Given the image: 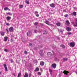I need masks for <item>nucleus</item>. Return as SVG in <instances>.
I'll use <instances>...</instances> for the list:
<instances>
[{
    "mask_svg": "<svg viewBox=\"0 0 77 77\" xmlns=\"http://www.w3.org/2000/svg\"><path fill=\"white\" fill-rule=\"evenodd\" d=\"M39 70V69L37 67L35 69V71H38Z\"/></svg>",
    "mask_w": 77,
    "mask_h": 77,
    "instance_id": "21",
    "label": "nucleus"
},
{
    "mask_svg": "<svg viewBox=\"0 0 77 77\" xmlns=\"http://www.w3.org/2000/svg\"><path fill=\"white\" fill-rule=\"evenodd\" d=\"M4 10L5 11H7V10H8V11H10V9H9V8L8 7H5L4 8Z\"/></svg>",
    "mask_w": 77,
    "mask_h": 77,
    "instance_id": "16",
    "label": "nucleus"
},
{
    "mask_svg": "<svg viewBox=\"0 0 77 77\" xmlns=\"http://www.w3.org/2000/svg\"><path fill=\"white\" fill-rule=\"evenodd\" d=\"M11 38H14V36H13V35H11Z\"/></svg>",
    "mask_w": 77,
    "mask_h": 77,
    "instance_id": "49",
    "label": "nucleus"
},
{
    "mask_svg": "<svg viewBox=\"0 0 77 77\" xmlns=\"http://www.w3.org/2000/svg\"><path fill=\"white\" fill-rule=\"evenodd\" d=\"M11 63H12V62H14V61H13V60H11Z\"/></svg>",
    "mask_w": 77,
    "mask_h": 77,
    "instance_id": "41",
    "label": "nucleus"
},
{
    "mask_svg": "<svg viewBox=\"0 0 77 77\" xmlns=\"http://www.w3.org/2000/svg\"><path fill=\"white\" fill-rule=\"evenodd\" d=\"M42 51H43L42 50H41L39 53L41 56H44V53H43Z\"/></svg>",
    "mask_w": 77,
    "mask_h": 77,
    "instance_id": "6",
    "label": "nucleus"
},
{
    "mask_svg": "<svg viewBox=\"0 0 77 77\" xmlns=\"http://www.w3.org/2000/svg\"><path fill=\"white\" fill-rule=\"evenodd\" d=\"M8 40V37H5L4 38V41H6Z\"/></svg>",
    "mask_w": 77,
    "mask_h": 77,
    "instance_id": "22",
    "label": "nucleus"
},
{
    "mask_svg": "<svg viewBox=\"0 0 77 77\" xmlns=\"http://www.w3.org/2000/svg\"><path fill=\"white\" fill-rule=\"evenodd\" d=\"M66 29L67 31H68V32H70L71 30V28H69V27H67Z\"/></svg>",
    "mask_w": 77,
    "mask_h": 77,
    "instance_id": "10",
    "label": "nucleus"
},
{
    "mask_svg": "<svg viewBox=\"0 0 77 77\" xmlns=\"http://www.w3.org/2000/svg\"><path fill=\"white\" fill-rule=\"evenodd\" d=\"M47 33V31H44L43 32V34H44V35H46Z\"/></svg>",
    "mask_w": 77,
    "mask_h": 77,
    "instance_id": "20",
    "label": "nucleus"
},
{
    "mask_svg": "<svg viewBox=\"0 0 77 77\" xmlns=\"http://www.w3.org/2000/svg\"><path fill=\"white\" fill-rule=\"evenodd\" d=\"M43 47V46L42 45H41V46H40L39 47H41V48H42Z\"/></svg>",
    "mask_w": 77,
    "mask_h": 77,
    "instance_id": "47",
    "label": "nucleus"
},
{
    "mask_svg": "<svg viewBox=\"0 0 77 77\" xmlns=\"http://www.w3.org/2000/svg\"><path fill=\"white\" fill-rule=\"evenodd\" d=\"M1 34L2 35L4 36L5 35V32H1Z\"/></svg>",
    "mask_w": 77,
    "mask_h": 77,
    "instance_id": "28",
    "label": "nucleus"
},
{
    "mask_svg": "<svg viewBox=\"0 0 77 77\" xmlns=\"http://www.w3.org/2000/svg\"><path fill=\"white\" fill-rule=\"evenodd\" d=\"M26 3L27 4H29V1H28V2H26Z\"/></svg>",
    "mask_w": 77,
    "mask_h": 77,
    "instance_id": "43",
    "label": "nucleus"
},
{
    "mask_svg": "<svg viewBox=\"0 0 77 77\" xmlns=\"http://www.w3.org/2000/svg\"><path fill=\"white\" fill-rule=\"evenodd\" d=\"M58 39H59L60 38H58Z\"/></svg>",
    "mask_w": 77,
    "mask_h": 77,
    "instance_id": "56",
    "label": "nucleus"
},
{
    "mask_svg": "<svg viewBox=\"0 0 77 77\" xmlns=\"http://www.w3.org/2000/svg\"><path fill=\"white\" fill-rule=\"evenodd\" d=\"M9 31L10 32H13V31H14V28L12 27H10L9 29Z\"/></svg>",
    "mask_w": 77,
    "mask_h": 77,
    "instance_id": "3",
    "label": "nucleus"
},
{
    "mask_svg": "<svg viewBox=\"0 0 77 77\" xmlns=\"http://www.w3.org/2000/svg\"><path fill=\"white\" fill-rule=\"evenodd\" d=\"M72 34V33L71 32H68L67 33V35H71Z\"/></svg>",
    "mask_w": 77,
    "mask_h": 77,
    "instance_id": "33",
    "label": "nucleus"
},
{
    "mask_svg": "<svg viewBox=\"0 0 77 77\" xmlns=\"http://www.w3.org/2000/svg\"><path fill=\"white\" fill-rule=\"evenodd\" d=\"M45 23H46V24H48V26H53V24H51L50 25L49 24V22L48 21H45Z\"/></svg>",
    "mask_w": 77,
    "mask_h": 77,
    "instance_id": "7",
    "label": "nucleus"
},
{
    "mask_svg": "<svg viewBox=\"0 0 77 77\" xmlns=\"http://www.w3.org/2000/svg\"><path fill=\"white\" fill-rule=\"evenodd\" d=\"M52 54L51 52H48L47 54L48 56V57H50L51 56Z\"/></svg>",
    "mask_w": 77,
    "mask_h": 77,
    "instance_id": "12",
    "label": "nucleus"
},
{
    "mask_svg": "<svg viewBox=\"0 0 77 77\" xmlns=\"http://www.w3.org/2000/svg\"><path fill=\"white\" fill-rule=\"evenodd\" d=\"M38 14V11H35V15H36Z\"/></svg>",
    "mask_w": 77,
    "mask_h": 77,
    "instance_id": "36",
    "label": "nucleus"
},
{
    "mask_svg": "<svg viewBox=\"0 0 77 77\" xmlns=\"http://www.w3.org/2000/svg\"><path fill=\"white\" fill-rule=\"evenodd\" d=\"M75 24H76L75 25L74 22L72 23V24H73V26H74V27H77V18L75 19Z\"/></svg>",
    "mask_w": 77,
    "mask_h": 77,
    "instance_id": "1",
    "label": "nucleus"
},
{
    "mask_svg": "<svg viewBox=\"0 0 77 77\" xmlns=\"http://www.w3.org/2000/svg\"><path fill=\"white\" fill-rule=\"evenodd\" d=\"M49 72H50V74H51V73L53 72V70H51V69H49Z\"/></svg>",
    "mask_w": 77,
    "mask_h": 77,
    "instance_id": "26",
    "label": "nucleus"
},
{
    "mask_svg": "<svg viewBox=\"0 0 77 77\" xmlns=\"http://www.w3.org/2000/svg\"><path fill=\"white\" fill-rule=\"evenodd\" d=\"M6 25H7V26H10V24L9 23H6Z\"/></svg>",
    "mask_w": 77,
    "mask_h": 77,
    "instance_id": "39",
    "label": "nucleus"
},
{
    "mask_svg": "<svg viewBox=\"0 0 77 77\" xmlns=\"http://www.w3.org/2000/svg\"><path fill=\"white\" fill-rule=\"evenodd\" d=\"M24 53L25 54H27L28 53L27 52V51H25L24 52Z\"/></svg>",
    "mask_w": 77,
    "mask_h": 77,
    "instance_id": "35",
    "label": "nucleus"
},
{
    "mask_svg": "<svg viewBox=\"0 0 77 77\" xmlns=\"http://www.w3.org/2000/svg\"><path fill=\"white\" fill-rule=\"evenodd\" d=\"M13 75H14V77H15V74H13Z\"/></svg>",
    "mask_w": 77,
    "mask_h": 77,
    "instance_id": "51",
    "label": "nucleus"
},
{
    "mask_svg": "<svg viewBox=\"0 0 77 77\" xmlns=\"http://www.w3.org/2000/svg\"><path fill=\"white\" fill-rule=\"evenodd\" d=\"M63 62H65V61H67L68 60V59L66 58H64L63 59Z\"/></svg>",
    "mask_w": 77,
    "mask_h": 77,
    "instance_id": "18",
    "label": "nucleus"
},
{
    "mask_svg": "<svg viewBox=\"0 0 77 77\" xmlns=\"http://www.w3.org/2000/svg\"><path fill=\"white\" fill-rule=\"evenodd\" d=\"M40 70L41 71H42V69H40Z\"/></svg>",
    "mask_w": 77,
    "mask_h": 77,
    "instance_id": "52",
    "label": "nucleus"
},
{
    "mask_svg": "<svg viewBox=\"0 0 77 77\" xmlns=\"http://www.w3.org/2000/svg\"><path fill=\"white\" fill-rule=\"evenodd\" d=\"M41 72H38V75H41Z\"/></svg>",
    "mask_w": 77,
    "mask_h": 77,
    "instance_id": "30",
    "label": "nucleus"
},
{
    "mask_svg": "<svg viewBox=\"0 0 77 77\" xmlns=\"http://www.w3.org/2000/svg\"><path fill=\"white\" fill-rule=\"evenodd\" d=\"M63 32V31H62L60 30V32Z\"/></svg>",
    "mask_w": 77,
    "mask_h": 77,
    "instance_id": "53",
    "label": "nucleus"
},
{
    "mask_svg": "<svg viewBox=\"0 0 77 77\" xmlns=\"http://www.w3.org/2000/svg\"><path fill=\"white\" fill-rule=\"evenodd\" d=\"M59 75L60 77H61L62 76V74H59Z\"/></svg>",
    "mask_w": 77,
    "mask_h": 77,
    "instance_id": "48",
    "label": "nucleus"
},
{
    "mask_svg": "<svg viewBox=\"0 0 77 77\" xmlns=\"http://www.w3.org/2000/svg\"><path fill=\"white\" fill-rule=\"evenodd\" d=\"M50 6L51 8H54L55 7V4L54 3L50 4Z\"/></svg>",
    "mask_w": 77,
    "mask_h": 77,
    "instance_id": "11",
    "label": "nucleus"
},
{
    "mask_svg": "<svg viewBox=\"0 0 77 77\" xmlns=\"http://www.w3.org/2000/svg\"><path fill=\"white\" fill-rule=\"evenodd\" d=\"M44 65V62L41 61L40 62V65H41V66H43Z\"/></svg>",
    "mask_w": 77,
    "mask_h": 77,
    "instance_id": "17",
    "label": "nucleus"
},
{
    "mask_svg": "<svg viewBox=\"0 0 77 77\" xmlns=\"http://www.w3.org/2000/svg\"><path fill=\"white\" fill-rule=\"evenodd\" d=\"M38 24V22H35L34 23V25L35 26H37V24Z\"/></svg>",
    "mask_w": 77,
    "mask_h": 77,
    "instance_id": "32",
    "label": "nucleus"
},
{
    "mask_svg": "<svg viewBox=\"0 0 77 77\" xmlns=\"http://www.w3.org/2000/svg\"><path fill=\"white\" fill-rule=\"evenodd\" d=\"M0 74H1V72H0Z\"/></svg>",
    "mask_w": 77,
    "mask_h": 77,
    "instance_id": "55",
    "label": "nucleus"
},
{
    "mask_svg": "<svg viewBox=\"0 0 77 77\" xmlns=\"http://www.w3.org/2000/svg\"><path fill=\"white\" fill-rule=\"evenodd\" d=\"M25 2H26V3L27 2L29 1V0H25Z\"/></svg>",
    "mask_w": 77,
    "mask_h": 77,
    "instance_id": "45",
    "label": "nucleus"
},
{
    "mask_svg": "<svg viewBox=\"0 0 77 77\" xmlns=\"http://www.w3.org/2000/svg\"><path fill=\"white\" fill-rule=\"evenodd\" d=\"M22 40L23 42H25V41H24V40H23V39H22Z\"/></svg>",
    "mask_w": 77,
    "mask_h": 77,
    "instance_id": "50",
    "label": "nucleus"
},
{
    "mask_svg": "<svg viewBox=\"0 0 77 77\" xmlns=\"http://www.w3.org/2000/svg\"><path fill=\"white\" fill-rule=\"evenodd\" d=\"M29 45L30 46H32V43H29Z\"/></svg>",
    "mask_w": 77,
    "mask_h": 77,
    "instance_id": "42",
    "label": "nucleus"
},
{
    "mask_svg": "<svg viewBox=\"0 0 77 77\" xmlns=\"http://www.w3.org/2000/svg\"><path fill=\"white\" fill-rule=\"evenodd\" d=\"M23 5H19L20 8H23Z\"/></svg>",
    "mask_w": 77,
    "mask_h": 77,
    "instance_id": "27",
    "label": "nucleus"
},
{
    "mask_svg": "<svg viewBox=\"0 0 77 77\" xmlns=\"http://www.w3.org/2000/svg\"><path fill=\"white\" fill-rule=\"evenodd\" d=\"M7 20V21H9L10 20H11V17H6Z\"/></svg>",
    "mask_w": 77,
    "mask_h": 77,
    "instance_id": "14",
    "label": "nucleus"
},
{
    "mask_svg": "<svg viewBox=\"0 0 77 77\" xmlns=\"http://www.w3.org/2000/svg\"><path fill=\"white\" fill-rule=\"evenodd\" d=\"M61 24L59 22H57L56 23V25L57 26H60Z\"/></svg>",
    "mask_w": 77,
    "mask_h": 77,
    "instance_id": "19",
    "label": "nucleus"
},
{
    "mask_svg": "<svg viewBox=\"0 0 77 77\" xmlns=\"http://www.w3.org/2000/svg\"><path fill=\"white\" fill-rule=\"evenodd\" d=\"M31 76V74L29 73V77H30Z\"/></svg>",
    "mask_w": 77,
    "mask_h": 77,
    "instance_id": "44",
    "label": "nucleus"
},
{
    "mask_svg": "<svg viewBox=\"0 0 77 77\" xmlns=\"http://www.w3.org/2000/svg\"><path fill=\"white\" fill-rule=\"evenodd\" d=\"M66 24L67 25V26H69V22L68 20H67L66 21Z\"/></svg>",
    "mask_w": 77,
    "mask_h": 77,
    "instance_id": "15",
    "label": "nucleus"
},
{
    "mask_svg": "<svg viewBox=\"0 0 77 77\" xmlns=\"http://www.w3.org/2000/svg\"><path fill=\"white\" fill-rule=\"evenodd\" d=\"M37 26L36 27V28H37Z\"/></svg>",
    "mask_w": 77,
    "mask_h": 77,
    "instance_id": "57",
    "label": "nucleus"
},
{
    "mask_svg": "<svg viewBox=\"0 0 77 77\" xmlns=\"http://www.w3.org/2000/svg\"><path fill=\"white\" fill-rule=\"evenodd\" d=\"M52 68H56V64L55 63H53L51 66Z\"/></svg>",
    "mask_w": 77,
    "mask_h": 77,
    "instance_id": "4",
    "label": "nucleus"
},
{
    "mask_svg": "<svg viewBox=\"0 0 77 77\" xmlns=\"http://www.w3.org/2000/svg\"><path fill=\"white\" fill-rule=\"evenodd\" d=\"M5 30L7 31V33H9V30H8V29H6Z\"/></svg>",
    "mask_w": 77,
    "mask_h": 77,
    "instance_id": "31",
    "label": "nucleus"
},
{
    "mask_svg": "<svg viewBox=\"0 0 77 77\" xmlns=\"http://www.w3.org/2000/svg\"><path fill=\"white\" fill-rule=\"evenodd\" d=\"M7 14H8V15H12V13H11L10 12H9V13H8Z\"/></svg>",
    "mask_w": 77,
    "mask_h": 77,
    "instance_id": "34",
    "label": "nucleus"
},
{
    "mask_svg": "<svg viewBox=\"0 0 77 77\" xmlns=\"http://www.w3.org/2000/svg\"><path fill=\"white\" fill-rule=\"evenodd\" d=\"M0 57H1V55H0Z\"/></svg>",
    "mask_w": 77,
    "mask_h": 77,
    "instance_id": "54",
    "label": "nucleus"
},
{
    "mask_svg": "<svg viewBox=\"0 0 77 77\" xmlns=\"http://www.w3.org/2000/svg\"><path fill=\"white\" fill-rule=\"evenodd\" d=\"M4 51L6 52H8V50L7 49H5Z\"/></svg>",
    "mask_w": 77,
    "mask_h": 77,
    "instance_id": "40",
    "label": "nucleus"
},
{
    "mask_svg": "<svg viewBox=\"0 0 77 77\" xmlns=\"http://www.w3.org/2000/svg\"><path fill=\"white\" fill-rule=\"evenodd\" d=\"M24 77H28V74L26 73L24 76Z\"/></svg>",
    "mask_w": 77,
    "mask_h": 77,
    "instance_id": "24",
    "label": "nucleus"
},
{
    "mask_svg": "<svg viewBox=\"0 0 77 77\" xmlns=\"http://www.w3.org/2000/svg\"><path fill=\"white\" fill-rule=\"evenodd\" d=\"M3 66L4 68H5V71H8V68L7 67V66L6 64H4Z\"/></svg>",
    "mask_w": 77,
    "mask_h": 77,
    "instance_id": "2",
    "label": "nucleus"
},
{
    "mask_svg": "<svg viewBox=\"0 0 77 77\" xmlns=\"http://www.w3.org/2000/svg\"><path fill=\"white\" fill-rule=\"evenodd\" d=\"M36 17H39V14H36Z\"/></svg>",
    "mask_w": 77,
    "mask_h": 77,
    "instance_id": "46",
    "label": "nucleus"
},
{
    "mask_svg": "<svg viewBox=\"0 0 77 77\" xmlns=\"http://www.w3.org/2000/svg\"><path fill=\"white\" fill-rule=\"evenodd\" d=\"M27 34V35L28 36H31V35H32V32L29 31L28 32Z\"/></svg>",
    "mask_w": 77,
    "mask_h": 77,
    "instance_id": "8",
    "label": "nucleus"
},
{
    "mask_svg": "<svg viewBox=\"0 0 77 77\" xmlns=\"http://www.w3.org/2000/svg\"><path fill=\"white\" fill-rule=\"evenodd\" d=\"M71 15H72V16H75H75L77 15V14L76 13V12H73L71 14Z\"/></svg>",
    "mask_w": 77,
    "mask_h": 77,
    "instance_id": "9",
    "label": "nucleus"
},
{
    "mask_svg": "<svg viewBox=\"0 0 77 77\" xmlns=\"http://www.w3.org/2000/svg\"><path fill=\"white\" fill-rule=\"evenodd\" d=\"M68 16V14H66L64 15L65 17H67Z\"/></svg>",
    "mask_w": 77,
    "mask_h": 77,
    "instance_id": "37",
    "label": "nucleus"
},
{
    "mask_svg": "<svg viewBox=\"0 0 77 77\" xmlns=\"http://www.w3.org/2000/svg\"><path fill=\"white\" fill-rule=\"evenodd\" d=\"M63 73H64V74H66V75H68V74H67L69 73V72L68 71H64L63 72Z\"/></svg>",
    "mask_w": 77,
    "mask_h": 77,
    "instance_id": "13",
    "label": "nucleus"
},
{
    "mask_svg": "<svg viewBox=\"0 0 77 77\" xmlns=\"http://www.w3.org/2000/svg\"><path fill=\"white\" fill-rule=\"evenodd\" d=\"M60 47H62L63 48H65V46L62 45H60Z\"/></svg>",
    "mask_w": 77,
    "mask_h": 77,
    "instance_id": "25",
    "label": "nucleus"
},
{
    "mask_svg": "<svg viewBox=\"0 0 77 77\" xmlns=\"http://www.w3.org/2000/svg\"><path fill=\"white\" fill-rule=\"evenodd\" d=\"M38 32V31L36 29L34 30V32L35 33H37Z\"/></svg>",
    "mask_w": 77,
    "mask_h": 77,
    "instance_id": "23",
    "label": "nucleus"
},
{
    "mask_svg": "<svg viewBox=\"0 0 77 77\" xmlns=\"http://www.w3.org/2000/svg\"><path fill=\"white\" fill-rule=\"evenodd\" d=\"M11 41L12 42H14V40H13L12 39V38H11Z\"/></svg>",
    "mask_w": 77,
    "mask_h": 77,
    "instance_id": "38",
    "label": "nucleus"
},
{
    "mask_svg": "<svg viewBox=\"0 0 77 77\" xmlns=\"http://www.w3.org/2000/svg\"><path fill=\"white\" fill-rule=\"evenodd\" d=\"M56 45H52L53 48L54 49V48H56Z\"/></svg>",
    "mask_w": 77,
    "mask_h": 77,
    "instance_id": "29",
    "label": "nucleus"
},
{
    "mask_svg": "<svg viewBox=\"0 0 77 77\" xmlns=\"http://www.w3.org/2000/svg\"><path fill=\"white\" fill-rule=\"evenodd\" d=\"M75 45V43L71 42L70 43V46L72 47H74Z\"/></svg>",
    "mask_w": 77,
    "mask_h": 77,
    "instance_id": "5",
    "label": "nucleus"
}]
</instances>
